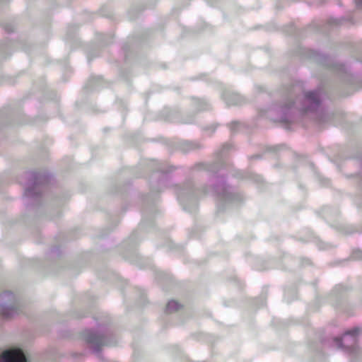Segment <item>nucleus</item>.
<instances>
[{"label": "nucleus", "instance_id": "f257e3e1", "mask_svg": "<svg viewBox=\"0 0 362 362\" xmlns=\"http://www.w3.org/2000/svg\"><path fill=\"white\" fill-rule=\"evenodd\" d=\"M3 362H27L23 352L19 349L4 351L1 355Z\"/></svg>", "mask_w": 362, "mask_h": 362}, {"label": "nucleus", "instance_id": "f03ea898", "mask_svg": "<svg viewBox=\"0 0 362 362\" xmlns=\"http://www.w3.org/2000/svg\"><path fill=\"white\" fill-rule=\"evenodd\" d=\"M305 99L313 106H317L320 103L318 94L314 91L308 93Z\"/></svg>", "mask_w": 362, "mask_h": 362}, {"label": "nucleus", "instance_id": "7ed1b4c3", "mask_svg": "<svg viewBox=\"0 0 362 362\" xmlns=\"http://www.w3.org/2000/svg\"><path fill=\"white\" fill-rule=\"evenodd\" d=\"M182 308V305L176 300H170L168 302L166 306V313H171L179 310Z\"/></svg>", "mask_w": 362, "mask_h": 362}, {"label": "nucleus", "instance_id": "20e7f679", "mask_svg": "<svg viewBox=\"0 0 362 362\" xmlns=\"http://www.w3.org/2000/svg\"><path fill=\"white\" fill-rule=\"evenodd\" d=\"M359 333V329L358 328H354L351 330H349L348 332H346L344 334V337L345 338L346 335H351V337H352V341H356V336Z\"/></svg>", "mask_w": 362, "mask_h": 362}, {"label": "nucleus", "instance_id": "39448f33", "mask_svg": "<svg viewBox=\"0 0 362 362\" xmlns=\"http://www.w3.org/2000/svg\"><path fill=\"white\" fill-rule=\"evenodd\" d=\"M88 341L90 342V343H94V342H96V343H98V342H100L101 341V339H99L98 337H90L89 339H88Z\"/></svg>", "mask_w": 362, "mask_h": 362}, {"label": "nucleus", "instance_id": "423d86ee", "mask_svg": "<svg viewBox=\"0 0 362 362\" xmlns=\"http://www.w3.org/2000/svg\"><path fill=\"white\" fill-rule=\"evenodd\" d=\"M335 341H337V344H338L339 347H340V348H342V347H343V345H342V344H341V339H339V338H336V339H335Z\"/></svg>", "mask_w": 362, "mask_h": 362}, {"label": "nucleus", "instance_id": "0eeeda50", "mask_svg": "<svg viewBox=\"0 0 362 362\" xmlns=\"http://www.w3.org/2000/svg\"><path fill=\"white\" fill-rule=\"evenodd\" d=\"M2 315L6 317H8V315H7L6 313H2Z\"/></svg>", "mask_w": 362, "mask_h": 362}]
</instances>
